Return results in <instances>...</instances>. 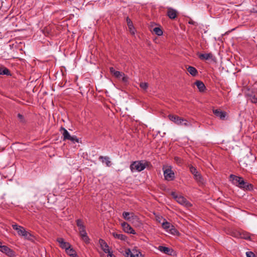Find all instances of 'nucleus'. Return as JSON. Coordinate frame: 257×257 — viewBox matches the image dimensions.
Instances as JSON below:
<instances>
[{"label": "nucleus", "mask_w": 257, "mask_h": 257, "mask_svg": "<svg viewBox=\"0 0 257 257\" xmlns=\"http://www.w3.org/2000/svg\"><path fill=\"white\" fill-rule=\"evenodd\" d=\"M151 166V163L146 160L137 161L132 162L130 165L132 172H141L146 168Z\"/></svg>", "instance_id": "nucleus-1"}, {"label": "nucleus", "mask_w": 257, "mask_h": 257, "mask_svg": "<svg viewBox=\"0 0 257 257\" xmlns=\"http://www.w3.org/2000/svg\"><path fill=\"white\" fill-rule=\"evenodd\" d=\"M230 181L234 185L246 190L253 189L252 185L243 180V178H229Z\"/></svg>", "instance_id": "nucleus-2"}, {"label": "nucleus", "mask_w": 257, "mask_h": 257, "mask_svg": "<svg viewBox=\"0 0 257 257\" xmlns=\"http://www.w3.org/2000/svg\"><path fill=\"white\" fill-rule=\"evenodd\" d=\"M254 156L250 154L249 155H246L239 160V164L240 167L242 168H247L250 166L251 164L254 161Z\"/></svg>", "instance_id": "nucleus-3"}, {"label": "nucleus", "mask_w": 257, "mask_h": 257, "mask_svg": "<svg viewBox=\"0 0 257 257\" xmlns=\"http://www.w3.org/2000/svg\"><path fill=\"white\" fill-rule=\"evenodd\" d=\"M110 72L116 78L121 79L124 82H126L128 81V77L125 74L120 71H116L113 67H110Z\"/></svg>", "instance_id": "nucleus-4"}, {"label": "nucleus", "mask_w": 257, "mask_h": 257, "mask_svg": "<svg viewBox=\"0 0 257 257\" xmlns=\"http://www.w3.org/2000/svg\"><path fill=\"white\" fill-rule=\"evenodd\" d=\"M162 226L164 230L171 234H175L178 232L174 226L170 222L166 221L165 219H164V222L162 223Z\"/></svg>", "instance_id": "nucleus-5"}, {"label": "nucleus", "mask_w": 257, "mask_h": 257, "mask_svg": "<svg viewBox=\"0 0 257 257\" xmlns=\"http://www.w3.org/2000/svg\"><path fill=\"white\" fill-rule=\"evenodd\" d=\"M123 255L126 257H140L141 252L136 249L131 250L130 248H126Z\"/></svg>", "instance_id": "nucleus-6"}, {"label": "nucleus", "mask_w": 257, "mask_h": 257, "mask_svg": "<svg viewBox=\"0 0 257 257\" xmlns=\"http://www.w3.org/2000/svg\"><path fill=\"white\" fill-rule=\"evenodd\" d=\"M0 251L10 257H14L16 255L15 252L7 245L2 244L0 246Z\"/></svg>", "instance_id": "nucleus-7"}, {"label": "nucleus", "mask_w": 257, "mask_h": 257, "mask_svg": "<svg viewBox=\"0 0 257 257\" xmlns=\"http://www.w3.org/2000/svg\"><path fill=\"white\" fill-rule=\"evenodd\" d=\"M176 201L180 204L186 207H189L192 206L191 203L188 201L184 196L179 195V197H176Z\"/></svg>", "instance_id": "nucleus-8"}, {"label": "nucleus", "mask_w": 257, "mask_h": 257, "mask_svg": "<svg viewBox=\"0 0 257 257\" xmlns=\"http://www.w3.org/2000/svg\"><path fill=\"white\" fill-rule=\"evenodd\" d=\"M56 240L59 243L60 247L64 249L65 251L71 246L69 242L65 241L62 237L57 238Z\"/></svg>", "instance_id": "nucleus-9"}, {"label": "nucleus", "mask_w": 257, "mask_h": 257, "mask_svg": "<svg viewBox=\"0 0 257 257\" xmlns=\"http://www.w3.org/2000/svg\"><path fill=\"white\" fill-rule=\"evenodd\" d=\"M99 243L100 244L101 248L106 253H109L110 251L109 247L107 243L102 239L100 238L99 239Z\"/></svg>", "instance_id": "nucleus-10"}, {"label": "nucleus", "mask_w": 257, "mask_h": 257, "mask_svg": "<svg viewBox=\"0 0 257 257\" xmlns=\"http://www.w3.org/2000/svg\"><path fill=\"white\" fill-rule=\"evenodd\" d=\"M169 119L178 125H182L183 124L184 118H182L177 115L170 114L168 115Z\"/></svg>", "instance_id": "nucleus-11"}, {"label": "nucleus", "mask_w": 257, "mask_h": 257, "mask_svg": "<svg viewBox=\"0 0 257 257\" xmlns=\"http://www.w3.org/2000/svg\"><path fill=\"white\" fill-rule=\"evenodd\" d=\"M121 226L125 232L133 234L136 233L135 230L127 223L124 222L121 223Z\"/></svg>", "instance_id": "nucleus-12"}, {"label": "nucleus", "mask_w": 257, "mask_h": 257, "mask_svg": "<svg viewBox=\"0 0 257 257\" xmlns=\"http://www.w3.org/2000/svg\"><path fill=\"white\" fill-rule=\"evenodd\" d=\"M167 15L170 19H175L177 16V11L172 8H168Z\"/></svg>", "instance_id": "nucleus-13"}, {"label": "nucleus", "mask_w": 257, "mask_h": 257, "mask_svg": "<svg viewBox=\"0 0 257 257\" xmlns=\"http://www.w3.org/2000/svg\"><path fill=\"white\" fill-rule=\"evenodd\" d=\"M60 132H61V134L62 135V140L63 141H65L66 140H68L69 138L71 137V135H70L69 133L68 132V131L65 129L63 127H61L60 129Z\"/></svg>", "instance_id": "nucleus-14"}, {"label": "nucleus", "mask_w": 257, "mask_h": 257, "mask_svg": "<svg viewBox=\"0 0 257 257\" xmlns=\"http://www.w3.org/2000/svg\"><path fill=\"white\" fill-rule=\"evenodd\" d=\"M79 233L82 240H83V241H84L87 244L90 242V239L87 235L86 229L80 231H79Z\"/></svg>", "instance_id": "nucleus-15"}, {"label": "nucleus", "mask_w": 257, "mask_h": 257, "mask_svg": "<svg viewBox=\"0 0 257 257\" xmlns=\"http://www.w3.org/2000/svg\"><path fill=\"white\" fill-rule=\"evenodd\" d=\"M12 227L14 230L17 231L18 234L20 236H22L26 231V229L23 226L16 224L12 225Z\"/></svg>", "instance_id": "nucleus-16"}, {"label": "nucleus", "mask_w": 257, "mask_h": 257, "mask_svg": "<svg viewBox=\"0 0 257 257\" xmlns=\"http://www.w3.org/2000/svg\"><path fill=\"white\" fill-rule=\"evenodd\" d=\"M213 113L221 119H224L226 116V112L219 109H213Z\"/></svg>", "instance_id": "nucleus-17"}, {"label": "nucleus", "mask_w": 257, "mask_h": 257, "mask_svg": "<svg viewBox=\"0 0 257 257\" xmlns=\"http://www.w3.org/2000/svg\"><path fill=\"white\" fill-rule=\"evenodd\" d=\"M99 160L102 162V163L105 164L106 166L110 167L111 162L110 161V158L108 156H100Z\"/></svg>", "instance_id": "nucleus-18"}, {"label": "nucleus", "mask_w": 257, "mask_h": 257, "mask_svg": "<svg viewBox=\"0 0 257 257\" xmlns=\"http://www.w3.org/2000/svg\"><path fill=\"white\" fill-rule=\"evenodd\" d=\"M164 177H173L174 175L173 171L170 167L163 168Z\"/></svg>", "instance_id": "nucleus-19"}, {"label": "nucleus", "mask_w": 257, "mask_h": 257, "mask_svg": "<svg viewBox=\"0 0 257 257\" xmlns=\"http://www.w3.org/2000/svg\"><path fill=\"white\" fill-rule=\"evenodd\" d=\"M111 234L115 238L120 240L125 241L127 238V237L125 235L116 232H113L111 233Z\"/></svg>", "instance_id": "nucleus-20"}, {"label": "nucleus", "mask_w": 257, "mask_h": 257, "mask_svg": "<svg viewBox=\"0 0 257 257\" xmlns=\"http://www.w3.org/2000/svg\"><path fill=\"white\" fill-rule=\"evenodd\" d=\"M126 22L130 30V33L132 35H134L135 34V29L134 27L133 22L130 19H129L128 17L126 18Z\"/></svg>", "instance_id": "nucleus-21"}, {"label": "nucleus", "mask_w": 257, "mask_h": 257, "mask_svg": "<svg viewBox=\"0 0 257 257\" xmlns=\"http://www.w3.org/2000/svg\"><path fill=\"white\" fill-rule=\"evenodd\" d=\"M199 58L201 60H209L212 59L213 58V55L212 53H205V54H200L198 55Z\"/></svg>", "instance_id": "nucleus-22"}, {"label": "nucleus", "mask_w": 257, "mask_h": 257, "mask_svg": "<svg viewBox=\"0 0 257 257\" xmlns=\"http://www.w3.org/2000/svg\"><path fill=\"white\" fill-rule=\"evenodd\" d=\"M122 217L124 219L130 221L132 218L133 219L134 218V217L136 216L134 215V214L132 212L131 213L128 212H123L122 213Z\"/></svg>", "instance_id": "nucleus-23"}, {"label": "nucleus", "mask_w": 257, "mask_h": 257, "mask_svg": "<svg viewBox=\"0 0 257 257\" xmlns=\"http://www.w3.org/2000/svg\"><path fill=\"white\" fill-rule=\"evenodd\" d=\"M76 225L78 227L79 231L86 229V227L84 224L83 220L81 219H78L76 220Z\"/></svg>", "instance_id": "nucleus-24"}, {"label": "nucleus", "mask_w": 257, "mask_h": 257, "mask_svg": "<svg viewBox=\"0 0 257 257\" xmlns=\"http://www.w3.org/2000/svg\"><path fill=\"white\" fill-rule=\"evenodd\" d=\"M65 251L68 255L71 257H78L76 251L71 246L67 248Z\"/></svg>", "instance_id": "nucleus-25"}, {"label": "nucleus", "mask_w": 257, "mask_h": 257, "mask_svg": "<svg viewBox=\"0 0 257 257\" xmlns=\"http://www.w3.org/2000/svg\"><path fill=\"white\" fill-rule=\"evenodd\" d=\"M158 249L162 252L167 254H171V249L168 247L160 245L158 247Z\"/></svg>", "instance_id": "nucleus-26"}, {"label": "nucleus", "mask_w": 257, "mask_h": 257, "mask_svg": "<svg viewBox=\"0 0 257 257\" xmlns=\"http://www.w3.org/2000/svg\"><path fill=\"white\" fill-rule=\"evenodd\" d=\"M0 75H6L7 76L11 75L9 70L4 66L0 67Z\"/></svg>", "instance_id": "nucleus-27"}, {"label": "nucleus", "mask_w": 257, "mask_h": 257, "mask_svg": "<svg viewBox=\"0 0 257 257\" xmlns=\"http://www.w3.org/2000/svg\"><path fill=\"white\" fill-rule=\"evenodd\" d=\"M195 85L198 88L200 91L202 92L205 89V86L204 83L199 80H197L195 82Z\"/></svg>", "instance_id": "nucleus-28"}, {"label": "nucleus", "mask_w": 257, "mask_h": 257, "mask_svg": "<svg viewBox=\"0 0 257 257\" xmlns=\"http://www.w3.org/2000/svg\"><path fill=\"white\" fill-rule=\"evenodd\" d=\"M187 69L188 72L193 76H195L198 73L197 70L194 67L189 66Z\"/></svg>", "instance_id": "nucleus-29"}, {"label": "nucleus", "mask_w": 257, "mask_h": 257, "mask_svg": "<svg viewBox=\"0 0 257 257\" xmlns=\"http://www.w3.org/2000/svg\"><path fill=\"white\" fill-rule=\"evenodd\" d=\"M190 171L192 173V174L194 176V177H198L199 176V174H198V171H197V169L196 168L192 166H191L189 167Z\"/></svg>", "instance_id": "nucleus-30"}, {"label": "nucleus", "mask_w": 257, "mask_h": 257, "mask_svg": "<svg viewBox=\"0 0 257 257\" xmlns=\"http://www.w3.org/2000/svg\"><path fill=\"white\" fill-rule=\"evenodd\" d=\"M22 236L24 237L25 239L29 240L32 239V235L29 232L27 231L26 230Z\"/></svg>", "instance_id": "nucleus-31"}, {"label": "nucleus", "mask_w": 257, "mask_h": 257, "mask_svg": "<svg viewBox=\"0 0 257 257\" xmlns=\"http://www.w3.org/2000/svg\"><path fill=\"white\" fill-rule=\"evenodd\" d=\"M154 32L158 36H161L163 35V31L159 27H155L153 29Z\"/></svg>", "instance_id": "nucleus-32"}, {"label": "nucleus", "mask_w": 257, "mask_h": 257, "mask_svg": "<svg viewBox=\"0 0 257 257\" xmlns=\"http://www.w3.org/2000/svg\"><path fill=\"white\" fill-rule=\"evenodd\" d=\"M68 140L70 141L73 143H79V139L76 136H71Z\"/></svg>", "instance_id": "nucleus-33"}, {"label": "nucleus", "mask_w": 257, "mask_h": 257, "mask_svg": "<svg viewBox=\"0 0 257 257\" xmlns=\"http://www.w3.org/2000/svg\"><path fill=\"white\" fill-rule=\"evenodd\" d=\"M18 117L21 122H22L23 123H24L26 122V120L25 119V117L22 114L19 113L18 114Z\"/></svg>", "instance_id": "nucleus-34"}, {"label": "nucleus", "mask_w": 257, "mask_h": 257, "mask_svg": "<svg viewBox=\"0 0 257 257\" xmlns=\"http://www.w3.org/2000/svg\"><path fill=\"white\" fill-rule=\"evenodd\" d=\"M140 86L142 89L146 90L148 87V84L146 82H141L140 84Z\"/></svg>", "instance_id": "nucleus-35"}, {"label": "nucleus", "mask_w": 257, "mask_h": 257, "mask_svg": "<svg viewBox=\"0 0 257 257\" xmlns=\"http://www.w3.org/2000/svg\"><path fill=\"white\" fill-rule=\"evenodd\" d=\"M249 99L252 103H255L257 102V98L255 95L250 96Z\"/></svg>", "instance_id": "nucleus-36"}, {"label": "nucleus", "mask_w": 257, "mask_h": 257, "mask_svg": "<svg viewBox=\"0 0 257 257\" xmlns=\"http://www.w3.org/2000/svg\"><path fill=\"white\" fill-rule=\"evenodd\" d=\"M246 257H256L255 254L252 251H247L246 252Z\"/></svg>", "instance_id": "nucleus-37"}, {"label": "nucleus", "mask_w": 257, "mask_h": 257, "mask_svg": "<svg viewBox=\"0 0 257 257\" xmlns=\"http://www.w3.org/2000/svg\"><path fill=\"white\" fill-rule=\"evenodd\" d=\"M181 125H184L185 126H190L191 125V124L187 120L184 119L183 124Z\"/></svg>", "instance_id": "nucleus-38"}, {"label": "nucleus", "mask_w": 257, "mask_h": 257, "mask_svg": "<svg viewBox=\"0 0 257 257\" xmlns=\"http://www.w3.org/2000/svg\"><path fill=\"white\" fill-rule=\"evenodd\" d=\"M171 195L173 197V198L175 199V200L176 201L177 200L176 197H179V195H178L175 192H171Z\"/></svg>", "instance_id": "nucleus-39"}, {"label": "nucleus", "mask_w": 257, "mask_h": 257, "mask_svg": "<svg viewBox=\"0 0 257 257\" xmlns=\"http://www.w3.org/2000/svg\"><path fill=\"white\" fill-rule=\"evenodd\" d=\"M241 237L246 239H248L250 238L249 234L247 233H243Z\"/></svg>", "instance_id": "nucleus-40"}, {"label": "nucleus", "mask_w": 257, "mask_h": 257, "mask_svg": "<svg viewBox=\"0 0 257 257\" xmlns=\"http://www.w3.org/2000/svg\"><path fill=\"white\" fill-rule=\"evenodd\" d=\"M107 257H116V256L113 254L112 252H111L107 254Z\"/></svg>", "instance_id": "nucleus-41"}, {"label": "nucleus", "mask_w": 257, "mask_h": 257, "mask_svg": "<svg viewBox=\"0 0 257 257\" xmlns=\"http://www.w3.org/2000/svg\"><path fill=\"white\" fill-rule=\"evenodd\" d=\"M173 178H168V177L165 178V180L167 181H172V180H173Z\"/></svg>", "instance_id": "nucleus-42"}, {"label": "nucleus", "mask_w": 257, "mask_h": 257, "mask_svg": "<svg viewBox=\"0 0 257 257\" xmlns=\"http://www.w3.org/2000/svg\"><path fill=\"white\" fill-rule=\"evenodd\" d=\"M229 177H237V176L233 174H230Z\"/></svg>", "instance_id": "nucleus-43"}, {"label": "nucleus", "mask_w": 257, "mask_h": 257, "mask_svg": "<svg viewBox=\"0 0 257 257\" xmlns=\"http://www.w3.org/2000/svg\"><path fill=\"white\" fill-rule=\"evenodd\" d=\"M2 244V242L0 241V246H1V245Z\"/></svg>", "instance_id": "nucleus-44"}]
</instances>
